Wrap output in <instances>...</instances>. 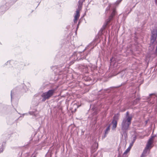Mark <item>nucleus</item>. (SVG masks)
I'll return each instance as SVG.
<instances>
[{"label":"nucleus","instance_id":"nucleus-1","mask_svg":"<svg viewBox=\"0 0 157 157\" xmlns=\"http://www.w3.org/2000/svg\"><path fill=\"white\" fill-rule=\"evenodd\" d=\"M132 119V116L129 115L128 112H127L126 117L123 119L121 123V129L123 131L125 132L128 129Z\"/></svg>","mask_w":157,"mask_h":157},{"label":"nucleus","instance_id":"nucleus-2","mask_svg":"<svg viewBox=\"0 0 157 157\" xmlns=\"http://www.w3.org/2000/svg\"><path fill=\"white\" fill-rule=\"evenodd\" d=\"M154 138V136H152L149 139L141 157L146 156L149 153L150 149L153 147Z\"/></svg>","mask_w":157,"mask_h":157},{"label":"nucleus","instance_id":"nucleus-3","mask_svg":"<svg viewBox=\"0 0 157 157\" xmlns=\"http://www.w3.org/2000/svg\"><path fill=\"white\" fill-rule=\"evenodd\" d=\"M56 89H52L49 90L48 91L43 93L41 97L43 98L42 101H44L46 99H48L51 98L54 94Z\"/></svg>","mask_w":157,"mask_h":157},{"label":"nucleus","instance_id":"nucleus-4","mask_svg":"<svg viewBox=\"0 0 157 157\" xmlns=\"http://www.w3.org/2000/svg\"><path fill=\"white\" fill-rule=\"evenodd\" d=\"M116 13L115 10V9H113V10L111 14L109 17L108 19L106 20L105 21V24L103 26H105V27L109 23L110 21L112 19L113 17L115 14Z\"/></svg>","mask_w":157,"mask_h":157},{"label":"nucleus","instance_id":"nucleus-5","mask_svg":"<svg viewBox=\"0 0 157 157\" xmlns=\"http://www.w3.org/2000/svg\"><path fill=\"white\" fill-rule=\"evenodd\" d=\"M149 96L151 98V103L154 104L155 101H156L157 103V96L155 94H151Z\"/></svg>","mask_w":157,"mask_h":157},{"label":"nucleus","instance_id":"nucleus-6","mask_svg":"<svg viewBox=\"0 0 157 157\" xmlns=\"http://www.w3.org/2000/svg\"><path fill=\"white\" fill-rule=\"evenodd\" d=\"M80 16L79 11L78 10H77L76 11V13L74 16V21L75 23H76L77 20L79 18Z\"/></svg>","mask_w":157,"mask_h":157},{"label":"nucleus","instance_id":"nucleus-7","mask_svg":"<svg viewBox=\"0 0 157 157\" xmlns=\"http://www.w3.org/2000/svg\"><path fill=\"white\" fill-rule=\"evenodd\" d=\"M29 113L30 115H33L35 117L38 116V113L37 111H35L34 112H33V111L30 112H29Z\"/></svg>","mask_w":157,"mask_h":157},{"label":"nucleus","instance_id":"nucleus-8","mask_svg":"<svg viewBox=\"0 0 157 157\" xmlns=\"http://www.w3.org/2000/svg\"><path fill=\"white\" fill-rule=\"evenodd\" d=\"M112 123L113 124L112 128L113 129H114L116 128L117 127V121H115V120H113Z\"/></svg>","mask_w":157,"mask_h":157},{"label":"nucleus","instance_id":"nucleus-9","mask_svg":"<svg viewBox=\"0 0 157 157\" xmlns=\"http://www.w3.org/2000/svg\"><path fill=\"white\" fill-rule=\"evenodd\" d=\"M6 10L5 6H1L0 7V12H4Z\"/></svg>","mask_w":157,"mask_h":157},{"label":"nucleus","instance_id":"nucleus-10","mask_svg":"<svg viewBox=\"0 0 157 157\" xmlns=\"http://www.w3.org/2000/svg\"><path fill=\"white\" fill-rule=\"evenodd\" d=\"M119 117V115L118 114L115 115L113 117V120H115V121H117Z\"/></svg>","mask_w":157,"mask_h":157},{"label":"nucleus","instance_id":"nucleus-11","mask_svg":"<svg viewBox=\"0 0 157 157\" xmlns=\"http://www.w3.org/2000/svg\"><path fill=\"white\" fill-rule=\"evenodd\" d=\"M109 130H110V126H109L107 128H106V129L105 130V134H107L108 133V132H109Z\"/></svg>","mask_w":157,"mask_h":157},{"label":"nucleus","instance_id":"nucleus-12","mask_svg":"<svg viewBox=\"0 0 157 157\" xmlns=\"http://www.w3.org/2000/svg\"><path fill=\"white\" fill-rule=\"evenodd\" d=\"M140 98H137L136 100H135L133 102V105H135L137 104V102L138 101L140 100Z\"/></svg>","mask_w":157,"mask_h":157},{"label":"nucleus","instance_id":"nucleus-13","mask_svg":"<svg viewBox=\"0 0 157 157\" xmlns=\"http://www.w3.org/2000/svg\"><path fill=\"white\" fill-rule=\"evenodd\" d=\"M136 139V136H135L133 137V140L132 142L134 143Z\"/></svg>","mask_w":157,"mask_h":157},{"label":"nucleus","instance_id":"nucleus-14","mask_svg":"<svg viewBox=\"0 0 157 157\" xmlns=\"http://www.w3.org/2000/svg\"><path fill=\"white\" fill-rule=\"evenodd\" d=\"M130 147H128L124 152L127 153L130 151Z\"/></svg>","mask_w":157,"mask_h":157},{"label":"nucleus","instance_id":"nucleus-15","mask_svg":"<svg viewBox=\"0 0 157 157\" xmlns=\"http://www.w3.org/2000/svg\"><path fill=\"white\" fill-rule=\"evenodd\" d=\"M128 157V155H127V153H126L124 152L123 154L122 157Z\"/></svg>","mask_w":157,"mask_h":157},{"label":"nucleus","instance_id":"nucleus-16","mask_svg":"<svg viewBox=\"0 0 157 157\" xmlns=\"http://www.w3.org/2000/svg\"><path fill=\"white\" fill-rule=\"evenodd\" d=\"M133 144L134 143L132 142L131 143H130L129 146L128 147H130V148H131L133 146Z\"/></svg>","mask_w":157,"mask_h":157},{"label":"nucleus","instance_id":"nucleus-17","mask_svg":"<svg viewBox=\"0 0 157 157\" xmlns=\"http://www.w3.org/2000/svg\"><path fill=\"white\" fill-rule=\"evenodd\" d=\"M122 1V0H117L116 2V4H119Z\"/></svg>","mask_w":157,"mask_h":157},{"label":"nucleus","instance_id":"nucleus-18","mask_svg":"<svg viewBox=\"0 0 157 157\" xmlns=\"http://www.w3.org/2000/svg\"><path fill=\"white\" fill-rule=\"evenodd\" d=\"M13 90L11 91V100L12 99V94H13Z\"/></svg>","mask_w":157,"mask_h":157},{"label":"nucleus","instance_id":"nucleus-19","mask_svg":"<svg viewBox=\"0 0 157 157\" xmlns=\"http://www.w3.org/2000/svg\"><path fill=\"white\" fill-rule=\"evenodd\" d=\"M106 134H105L104 135L102 136V139H104V138H105L106 136Z\"/></svg>","mask_w":157,"mask_h":157},{"label":"nucleus","instance_id":"nucleus-20","mask_svg":"<svg viewBox=\"0 0 157 157\" xmlns=\"http://www.w3.org/2000/svg\"><path fill=\"white\" fill-rule=\"evenodd\" d=\"M2 151H3V149H0V152H2Z\"/></svg>","mask_w":157,"mask_h":157},{"label":"nucleus","instance_id":"nucleus-21","mask_svg":"<svg viewBox=\"0 0 157 157\" xmlns=\"http://www.w3.org/2000/svg\"><path fill=\"white\" fill-rule=\"evenodd\" d=\"M95 145H97V147L98 146V143H95Z\"/></svg>","mask_w":157,"mask_h":157},{"label":"nucleus","instance_id":"nucleus-22","mask_svg":"<svg viewBox=\"0 0 157 157\" xmlns=\"http://www.w3.org/2000/svg\"><path fill=\"white\" fill-rule=\"evenodd\" d=\"M155 3L156 4H157V0H155Z\"/></svg>","mask_w":157,"mask_h":157}]
</instances>
